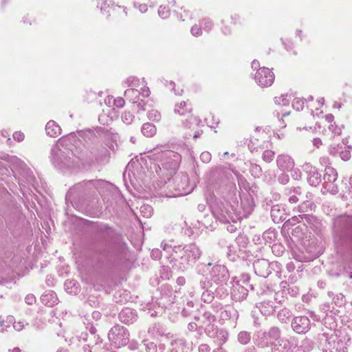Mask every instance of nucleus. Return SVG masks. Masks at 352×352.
<instances>
[{"instance_id": "obj_34", "label": "nucleus", "mask_w": 352, "mask_h": 352, "mask_svg": "<svg viewBox=\"0 0 352 352\" xmlns=\"http://www.w3.org/2000/svg\"><path fill=\"white\" fill-rule=\"evenodd\" d=\"M250 173L254 177H258L261 175V168L257 164H252Z\"/></svg>"}, {"instance_id": "obj_21", "label": "nucleus", "mask_w": 352, "mask_h": 352, "mask_svg": "<svg viewBox=\"0 0 352 352\" xmlns=\"http://www.w3.org/2000/svg\"><path fill=\"white\" fill-rule=\"evenodd\" d=\"M268 265L269 263L265 260H258L254 263V268L255 270V272L261 276H265L269 274L268 272H263L261 270L262 267L266 268L267 270Z\"/></svg>"}, {"instance_id": "obj_50", "label": "nucleus", "mask_w": 352, "mask_h": 352, "mask_svg": "<svg viewBox=\"0 0 352 352\" xmlns=\"http://www.w3.org/2000/svg\"><path fill=\"white\" fill-rule=\"evenodd\" d=\"M13 138L18 142H21L24 139V134L21 131H16L13 134Z\"/></svg>"}, {"instance_id": "obj_57", "label": "nucleus", "mask_w": 352, "mask_h": 352, "mask_svg": "<svg viewBox=\"0 0 352 352\" xmlns=\"http://www.w3.org/2000/svg\"><path fill=\"white\" fill-rule=\"evenodd\" d=\"M272 236L275 237V234L273 231L267 230L263 233V237L265 239L270 238V239H272Z\"/></svg>"}, {"instance_id": "obj_49", "label": "nucleus", "mask_w": 352, "mask_h": 352, "mask_svg": "<svg viewBox=\"0 0 352 352\" xmlns=\"http://www.w3.org/2000/svg\"><path fill=\"white\" fill-rule=\"evenodd\" d=\"M162 255V252H160V250H158V249L153 250L151 252V256L153 259H159V258H160Z\"/></svg>"}, {"instance_id": "obj_61", "label": "nucleus", "mask_w": 352, "mask_h": 352, "mask_svg": "<svg viewBox=\"0 0 352 352\" xmlns=\"http://www.w3.org/2000/svg\"><path fill=\"white\" fill-rule=\"evenodd\" d=\"M292 352H305V351H304L299 344L294 346L292 350Z\"/></svg>"}, {"instance_id": "obj_13", "label": "nucleus", "mask_w": 352, "mask_h": 352, "mask_svg": "<svg viewBox=\"0 0 352 352\" xmlns=\"http://www.w3.org/2000/svg\"><path fill=\"white\" fill-rule=\"evenodd\" d=\"M278 168L283 172L293 170L295 163L293 158L287 154H280L276 157Z\"/></svg>"}, {"instance_id": "obj_26", "label": "nucleus", "mask_w": 352, "mask_h": 352, "mask_svg": "<svg viewBox=\"0 0 352 352\" xmlns=\"http://www.w3.org/2000/svg\"><path fill=\"white\" fill-rule=\"evenodd\" d=\"M65 287L66 291L69 294H76L78 290L76 283L72 280H67L65 283Z\"/></svg>"}, {"instance_id": "obj_52", "label": "nucleus", "mask_w": 352, "mask_h": 352, "mask_svg": "<svg viewBox=\"0 0 352 352\" xmlns=\"http://www.w3.org/2000/svg\"><path fill=\"white\" fill-rule=\"evenodd\" d=\"M25 302L28 305H32L36 302V298L32 294H29L26 296L25 298Z\"/></svg>"}, {"instance_id": "obj_19", "label": "nucleus", "mask_w": 352, "mask_h": 352, "mask_svg": "<svg viewBox=\"0 0 352 352\" xmlns=\"http://www.w3.org/2000/svg\"><path fill=\"white\" fill-rule=\"evenodd\" d=\"M47 134L52 138L58 137L61 133L60 126L54 120L49 121L45 126Z\"/></svg>"}, {"instance_id": "obj_18", "label": "nucleus", "mask_w": 352, "mask_h": 352, "mask_svg": "<svg viewBox=\"0 0 352 352\" xmlns=\"http://www.w3.org/2000/svg\"><path fill=\"white\" fill-rule=\"evenodd\" d=\"M280 332L278 328L272 327L267 332L264 333L263 336L265 340V344L273 345L280 338Z\"/></svg>"}, {"instance_id": "obj_64", "label": "nucleus", "mask_w": 352, "mask_h": 352, "mask_svg": "<svg viewBox=\"0 0 352 352\" xmlns=\"http://www.w3.org/2000/svg\"><path fill=\"white\" fill-rule=\"evenodd\" d=\"M177 283L179 285H183L185 283V279L184 277H179L177 279Z\"/></svg>"}, {"instance_id": "obj_56", "label": "nucleus", "mask_w": 352, "mask_h": 352, "mask_svg": "<svg viewBox=\"0 0 352 352\" xmlns=\"http://www.w3.org/2000/svg\"><path fill=\"white\" fill-rule=\"evenodd\" d=\"M113 100H114V98L113 96H107L105 100H104V102L105 104L109 106V107H111L112 105H113Z\"/></svg>"}, {"instance_id": "obj_9", "label": "nucleus", "mask_w": 352, "mask_h": 352, "mask_svg": "<svg viewBox=\"0 0 352 352\" xmlns=\"http://www.w3.org/2000/svg\"><path fill=\"white\" fill-rule=\"evenodd\" d=\"M338 179V173L336 169L332 167L327 166L325 168V173L323 176L324 183L322 193L329 192L336 195L338 192V186L335 184Z\"/></svg>"}, {"instance_id": "obj_29", "label": "nucleus", "mask_w": 352, "mask_h": 352, "mask_svg": "<svg viewBox=\"0 0 352 352\" xmlns=\"http://www.w3.org/2000/svg\"><path fill=\"white\" fill-rule=\"evenodd\" d=\"M277 317L279 320L285 322L291 317V313L288 309H283L278 311Z\"/></svg>"}, {"instance_id": "obj_60", "label": "nucleus", "mask_w": 352, "mask_h": 352, "mask_svg": "<svg viewBox=\"0 0 352 352\" xmlns=\"http://www.w3.org/2000/svg\"><path fill=\"white\" fill-rule=\"evenodd\" d=\"M325 120L331 124L333 123L334 116L332 114H327L325 116Z\"/></svg>"}, {"instance_id": "obj_59", "label": "nucleus", "mask_w": 352, "mask_h": 352, "mask_svg": "<svg viewBox=\"0 0 352 352\" xmlns=\"http://www.w3.org/2000/svg\"><path fill=\"white\" fill-rule=\"evenodd\" d=\"M298 200H299V198L296 195H293L290 196L289 198V201L292 204H296L298 202Z\"/></svg>"}, {"instance_id": "obj_32", "label": "nucleus", "mask_w": 352, "mask_h": 352, "mask_svg": "<svg viewBox=\"0 0 352 352\" xmlns=\"http://www.w3.org/2000/svg\"><path fill=\"white\" fill-rule=\"evenodd\" d=\"M148 118L151 120L158 122L161 119V114L157 110L152 109L148 112Z\"/></svg>"}, {"instance_id": "obj_45", "label": "nucleus", "mask_w": 352, "mask_h": 352, "mask_svg": "<svg viewBox=\"0 0 352 352\" xmlns=\"http://www.w3.org/2000/svg\"><path fill=\"white\" fill-rule=\"evenodd\" d=\"M232 314H233L234 316L237 315V313L235 310H234L233 309H230L224 310L223 311H222L221 316L223 318H230Z\"/></svg>"}, {"instance_id": "obj_2", "label": "nucleus", "mask_w": 352, "mask_h": 352, "mask_svg": "<svg viewBox=\"0 0 352 352\" xmlns=\"http://www.w3.org/2000/svg\"><path fill=\"white\" fill-rule=\"evenodd\" d=\"M165 256L170 255V263L173 267L184 270L192 265L200 257L201 252L194 243L173 246L167 242L163 241L161 244Z\"/></svg>"}, {"instance_id": "obj_38", "label": "nucleus", "mask_w": 352, "mask_h": 352, "mask_svg": "<svg viewBox=\"0 0 352 352\" xmlns=\"http://www.w3.org/2000/svg\"><path fill=\"white\" fill-rule=\"evenodd\" d=\"M158 14L162 19H166L169 16V10L165 6H160Z\"/></svg>"}, {"instance_id": "obj_1", "label": "nucleus", "mask_w": 352, "mask_h": 352, "mask_svg": "<svg viewBox=\"0 0 352 352\" xmlns=\"http://www.w3.org/2000/svg\"><path fill=\"white\" fill-rule=\"evenodd\" d=\"M254 208L252 199H248L241 201V206L238 208L236 192H234L229 195L224 202L217 203L211 206L214 217L220 222L223 223L230 221L236 222L242 218L248 217Z\"/></svg>"}, {"instance_id": "obj_58", "label": "nucleus", "mask_w": 352, "mask_h": 352, "mask_svg": "<svg viewBox=\"0 0 352 352\" xmlns=\"http://www.w3.org/2000/svg\"><path fill=\"white\" fill-rule=\"evenodd\" d=\"M340 156L343 160L346 161L350 158V153L348 151L342 152Z\"/></svg>"}, {"instance_id": "obj_54", "label": "nucleus", "mask_w": 352, "mask_h": 352, "mask_svg": "<svg viewBox=\"0 0 352 352\" xmlns=\"http://www.w3.org/2000/svg\"><path fill=\"white\" fill-rule=\"evenodd\" d=\"M210 349L206 344H202L199 346V352H210Z\"/></svg>"}, {"instance_id": "obj_6", "label": "nucleus", "mask_w": 352, "mask_h": 352, "mask_svg": "<svg viewBox=\"0 0 352 352\" xmlns=\"http://www.w3.org/2000/svg\"><path fill=\"white\" fill-rule=\"evenodd\" d=\"M153 160L159 162L162 168L168 171V175H171L175 173L179 166L180 162V155L171 151H164L153 153Z\"/></svg>"}, {"instance_id": "obj_43", "label": "nucleus", "mask_w": 352, "mask_h": 352, "mask_svg": "<svg viewBox=\"0 0 352 352\" xmlns=\"http://www.w3.org/2000/svg\"><path fill=\"white\" fill-rule=\"evenodd\" d=\"M289 176L286 174V172H283L278 177V182L282 184H286L289 182Z\"/></svg>"}, {"instance_id": "obj_51", "label": "nucleus", "mask_w": 352, "mask_h": 352, "mask_svg": "<svg viewBox=\"0 0 352 352\" xmlns=\"http://www.w3.org/2000/svg\"><path fill=\"white\" fill-rule=\"evenodd\" d=\"M25 327L23 322L19 321L13 323V328L16 331H21Z\"/></svg>"}, {"instance_id": "obj_15", "label": "nucleus", "mask_w": 352, "mask_h": 352, "mask_svg": "<svg viewBox=\"0 0 352 352\" xmlns=\"http://www.w3.org/2000/svg\"><path fill=\"white\" fill-rule=\"evenodd\" d=\"M201 122V120L198 119L197 118L192 115L188 116V118L186 120V122L184 123V126L185 127L190 129L191 131H195L193 133H189L188 134V136L192 135L194 139H197L201 135L202 131H199V130H197Z\"/></svg>"}, {"instance_id": "obj_47", "label": "nucleus", "mask_w": 352, "mask_h": 352, "mask_svg": "<svg viewBox=\"0 0 352 352\" xmlns=\"http://www.w3.org/2000/svg\"><path fill=\"white\" fill-rule=\"evenodd\" d=\"M272 251L274 252H277V254L278 255H280L283 253L284 252V248H283L282 245H280V244H274L273 246H272Z\"/></svg>"}, {"instance_id": "obj_55", "label": "nucleus", "mask_w": 352, "mask_h": 352, "mask_svg": "<svg viewBox=\"0 0 352 352\" xmlns=\"http://www.w3.org/2000/svg\"><path fill=\"white\" fill-rule=\"evenodd\" d=\"M135 6L137 7L139 11L142 13H145L148 10L147 5L145 3L139 4L138 6H137V4H135Z\"/></svg>"}, {"instance_id": "obj_39", "label": "nucleus", "mask_w": 352, "mask_h": 352, "mask_svg": "<svg viewBox=\"0 0 352 352\" xmlns=\"http://www.w3.org/2000/svg\"><path fill=\"white\" fill-rule=\"evenodd\" d=\"M140 210L146 217H150L153 213L152 208L150 206H143L140 208Z\"/></svg>"}, {"instance_id": "obj_41", "label": "nucleus", "mask_w": 352, "mask_h": 352, "mask_svg": "<svg viewBox=\"0 0 352 352\" xmlns=\"http://www.w3.org/2000/svg\"><path fill=\"white\" fill-rule=\"evenodd\" d=\"M328 128L329 131H331L336 135H339L341 134V128L337 126L335 123L329 124Z\"/></svg>"}, {"instance_id": "obj_40", "label": "nucleus", "mask_w": 352, "mask_h": 352, "mask_svg": "<svg viewBox=\"0 0 352 352\" xmlns=\"http://www.w3.org/2000/svg\"><path fill=\"white\" fill-rule=\"evenodd\" d=\"M217 337L224 342L228 338V333L226 330L220 329L217 331Z\"/></svg>"}, {"instance_id": "obj_53", "label": "nucleus", "mask_w": 352, "mask_h": 352, "mask_svg": "<svg viewBox=\"0 0 352 352\" xmlns=\"http://www.w3.org/2000/svg\"><path fill=\"white\" fill-rule=\"evenodd\" d=\"M213 296L208 292H204L202 294V299L204 302H210Z\"/></svg>"}, {"instance_id": "obj_8", "label": "nucleus", "mask_w": 352, "mask_h": 352, "mask_svg": "<svg viewBox=\"0 0 352 352\" xmlns=\"http://www.w3.org/2000/svg\"><path fill=\"white\" fill-rule=\"evenodd\" d=\"M127 330L122 326H113L108 333L109 340L116 347H120L127 344L129 339Z\"/></svg>"}, {"instance_id": "obj_24", "label": "nucleus", "mask_w": 352, "mask_h": 352, "mask_svg": "<svg viewBox=\"0 0 352 352\" xmlns=\"http://www.w3.org/2000/svg\"><path fill=\"white\" fill-rule=\"evenodd\" d=\"M142 133L144 136L152 137L156 133V128L151 123H145L142 126Z\"/></svg>"}, {"instance_id": "obj_62", "label": "nucleus", "mask_w": 352, "mask_h": 352, "mask_svg": "<svg viewBox=\"0 0 352 352\" xmlns=\"http://www.w3.org/2000/svg\"><path fill=\"white\" fill-rule=\"evenodd\" d=\"M313 144L314 146L319 147L322 144V141L320 138H314L313 140Z\"/></svg>"}, {"instance_id": "obj_35", "label": "nucleus", "mask_w": 352, "mask_h": 352, "mask_svg": "<svg viewBox=\"0 0 352 352\" xmlns=\"http://www.w3.org/2000/svg\"><path fill=\"white\" fill-rule=\"evenodd\" d=\"M304 100L300 98H295L292 102L293 108L297 111L302 110L304 107Z\"/></svg>"}, {"instance_id": "obj_14", "label": "nucleus", "mask_w": 352, "mask_h": 352, "mask_svg": "<svg viewBox=\"0 0 352 352\" xmlns=\"http://www.w3.org/2000/svg\"><path fill=\"white\" fill-rule=\"evenodd\" d=\"M303 170L307 173V181L311 186H317L321 182V176L317 168L310 163H305L302 166Z\"/></svg>"}, {"instance_id": "obj_17", "label": "nucleus", "mask_w": 352, "mask_h": 352, "mask_svg": "<svg viewBox=\"0 0 352 352\" xmlns=\"http://www.w3.org/2000/svg\"><path fill=\"white\" fill-rule=\"evenodd\" d=\"M294 344V340L280 339L274 343L272 346V352H291L292 345Z\"/></svg>"}, {"instance_id": "obj_5", "label": "nucleus", "mask_w": 352, "mask_h": 352, "mask_svg": "<svg viewBox=\"0 0 352 352\" xmlns=\"http://www.w3.org/2000/svg\"><path fill=\"white\" fill-rule=\"evenodd\" d=\"M67 140L65 138L59 139L51 149V162L56 166H69L70 155L72 152L65 147Z\"/></svg>"}, {"instance_id": "obj_28", "label": "nucleus", "mask_w": 352, "mask_h": 352, "mask_svg": "<svg viewBox=\"0 0 352 352\" xmlns=\"http://www.w3.org/2000/svg\"><path fill=\"white\" fill-rule=\"evenodd\" d=\"M250 334L247 331H241L238 335V340L242 344H247L250 341Z\"/></svg>"}, {"instance_id": "obj_23", "label": "nucleus", "mask_w": 352, "mask_h": 352, "mask_svg": "<svg viewBox=\"0 0 352 352\" xmlns=\"http://www.w3.org/2000/svg\"><path fill=\"white\" fill-rule=\"evenodd\" d=\"M192 110V107L190 103L188 102L183 101L179 104H176L175 108V112L180 115H184L187 112H190Z\"/></svg>"}, {"instance_id": "obj_31", "label": "nucleus", "mask_w": 352, "mask_h": 352, "mask_svg": "<svg viewBox=\"0 0 352 352\" xmlns=\"http://www.w3.org/2000/svg\"><path fill=\"white\" fill-rule=\"evenodd\" d=\"M148 333L151 334L154 337H156L158 335L163 334L164 332L160 325L155 324L154 326L148 329Z\"/></svg>"}, {"instance_id": "obj_33", "label": "nucleus", "mask_w": 352, "mask_h": 352, "mask_svg": "<svg viewBox=\"0 0 352 352\" xmlns=\"http://www.w3.org/2000/svg\"><path fill=\"white\" fill-rule=\"evenodd\" d=\"M274 152L271 150H266L263 153L262 158L267 163L271 162L274 157Z\"/></svg>"}, {"instance_id": "obj_36", "label": "nucleus", "mask_w": 352, "mask_h": 352, "mask_svg": "<svg viewBox=\"0 0 352 352\" xmlns=\"http://www.w3.org/2000/svg\"><path fill=\"white\" fill-rule=\"evenodd\" d=\"M134 116L129 111H124L122 116L123 122L126 124H130L133 120Z\"/></svg>"}, {"instance_id": "obj_27", "label": "nucleus", "mask_w": 352, "mask_h": 352, "mask_svg": "<svg viewBox=\"0 0 352 352\" xmlns=\"http://www.w3.org/2000/svg\"><path fill=\"white\" fill-rule=\"evenodd\" d=\"M289 98L287 94L281 95L279 97H275L274 101L278 105L287 106L289 104Z\"/></svg>"}, {"instance_id": "obj_37", "label": "nucleus", "mask_w": 352, "mask_h": 352, "mask_svg": "<svg viewBox=\"0 0 352 352\" xmlns=\"http://www.w3.org/2000/svg\"><path fill=\"white\" fill-rule=\"evenodd\" d=\"M300 219H303V215H299L298 217L294 216L292 219H288L285 223V226H287L288 227L289 226H294L296 223L300 221Z\"/></svg>"}, {"instance_id": "obj_11", "label": "nucleus", "mask_w": 352, "mask_h": 352, "mask_svg": "<svg viewBox=\"0 0 352 352\" xmlns=\"http://www.w3.org/2000/svg\"><path fill=\"white\" fill-rule=\"evenodd\" d=\"M229 272L224 265H215L210 272L211 280L219 285L226 284L229 279Z\"/></svg>"}, {"instance_id": "obj_20", "label": "nucleus", "mask_w": 352, "mask_h": 352, "mask_svg": "<svg viewBox=\"0 0 352 352\" xmlns=\"http://www.w3.org/2000/svg\"><path fill=\"white\" fill-rule=\"evenodd\" d=\"M119 318L122 322L129 324L133 322L135 316L130 308H125L119 314Z\"/></svg>"}, {"instance_id": "obj_16", "label": "nucleus", "mask_w": 352, "mask_h": 352, "mask_svg": "<svg viewBox=\"0 0 352 352\" xmlns=\"http://www.w3.org/2000/svg\"><path fill=\"white\" fill-rule=\"evenodd\" d=\"M248 296V289L245 286L241 285L239 281H236L232 286L231 296L235 301L244 300Z\"/></svg>"}, {"instance_id": "obj_4", "label": "nucleus", "mask_w": 352, "mask_h": 352, "mask_svg": "<svg viewBox=\"0 0 352 352\" xmlns=\"http://www.w3.org/2000/svg\"><path fill=\"white\" fill-rule=\"evenodd\" d=\"M125 82L129 87H131V88L124 91V96L130 101L135 103L138 102V99L140 96L143 97L149 96L151 91L144 78L139 79L134 76H130L126 80Z\"/></svg>"}, {"instance_id": "obj_48", "label": "nucleus", "mask_w": 352, "mask_h": 352, "mask_svg": "<svg viewBox=\"0 0 352 352\" xmlns=\"http://www.w3.org/2000/svg\"><path fill=\"white\" fill-rule=\"evenodd\" d=\"M200 158L204 162L207 163L210 161L211 155L207 151L203 152L200 155Z\"/></svg>"}, {"instance_id": "obj_22", "label": "nucleus", "mask_w": 352, "mask_h": 352, "mask_svg": "<svg viewBox=\"0 0 352 352\" xmlns=\"http://www.w3.org/2000/svg\"><path fill=\"white\" fill-rule=\"evenodd\" d=\"M41 301L45 305L52 307L56 303L57 298L52 292H49L41 296Z\"/></svg>"}, {"instance_id": "obj_25", "label": "nucleus", "mask_w": 352, "mask_h": 352, "mask_svg": "<svg viewBox=\"0 0 352 352\" xmlns=\"http://www.w3.org/2000/svg\"><path fill=\"white\" fill-rule=\"evenodd\" d=\"M300 346L305 352H309L314 348V342L311 340L306 338L300 342Z\"/></svg>"}, {"instance_id": "obj_12", "label": "nucleus", "mask_w": 352, "mask_h": 352, "mask_svg": "<svg viewBox=\"0 0 352 352\" xmlns=\"http://www.w3.org/2000/svg\"><path fill=\"white\" fill-rule=\"evenodd\" d=\"M292 327L297 333H305L311 329V322L305 316H296L292 322Z\"/></svg>"}, {"instance_id": "obj_7", "label": "nucleus", "mask_w": 352, "mask_h": 352, "mask_svg": "<svg viewBox=\"0 0 352 352\" xmlns=\"http://www.w3.org/2000/svg\"><path fill=\"white\" fill-rule=\"evenodd\" d=\"M168 186H171L172 184L175 185V190L177 192L173 195V197L187 195L191 191L188 177L184 173L175 175L172 179H168Z\"/></svg>"}, {"instance_id": "obj_10", "label": "nucleus", "mask_w": 352, "mask_h": 352, "mask_svg": "<svg viewBox=\"0 0 352 352\" xmlns=\"http://www.w3.org/2000/svg\"><path fill=\"white\" fill-rule=\"evenodd\" d=\"M254 79L259 86L267 87L271 86L274 82V75L268 67H259L255 74Z\"/></svg>"}, {"instance_id": "obj_46", "label": "nucleus", "mask_w": 352, "mask_h": 352, "mask_svg": "<svg viewBox=\"0 0 352 352\" xmlns=\"http://www.w3.org/2000/svg\"><path fill=\"white\" fill-rule=\"evenodd\" d=\"M202 32H201V28L195 25L194 26L192 27L191 28V34L193 35V36H199L201 34Z\"/></svg>"}, {"instance_id": "obj_42", "label": "nucleus", "mask_w": 352, "mask_h": 352, "mask_svg": "<svg viewBox=\"0 0 352 352\" xmlns=\"http://www.w3.org/2000/svg\"><path fill=\"white\" fill-rule=\"evenodd\" d=\"M201 26L205 31L209 32L212 29V23L209 19H204L201 21Z\"/></svg>"}, {"instance_id": "obj_44", "label": "nucleus", "mask_w": 352, "mask_h": 352, "mask_svg": "<svg viewBox=\"0 0 352 352\" xmlns=\"http://www.w3.org/2000/svg\"><path fill=\"white\" fill-rule=\"evenodd\" d=\"M124 104H125L124 100L122 98L119 97L117 98H114L113 104V106H116L118 108H122L124 107Z\"/></svg>"}, {"instance_id": "obj_30", "label": "nucleus", "mask_w": 352, "mask_h": 352, "mask_svg": "<svg viewBox=\"0 0 352 352\" xmlns=\"http://www.w3.org/2000/svg\"><path fill=\"white\" fill-rule=\"evenodd\" d=\"M267 307H265V309H263L264 307V302L260 303L258 308L261 311V312L264 315H270L271 313L274 311V305L271 303V302H267Z\"/></svg>"}, {"instance_id": "obj_63", "label": "nucleus", "mask_w": 352, "mask_h": 352, "mask_svg": "<svg viewBox=\"0 0 352 352\" xmlns=\"http://www.w3.org/2000/svg\"><path fill=\"white\" fill-rule=\"evenodd\" d=\"M259 65H260V64H259V62L258 60H253L252 62V67L254 69H257L258 70V67H259Z\"/></svg>"}, {"instance_id": "obj_3", "label": "nucleus", "mask_w": 352, "mask_h": 352, "mask_svg": "<svg viewBox=\"0 0 352 352\" xmlns=\"http://www.w3.org/2000/svg\"><path fill=\"white\" fill-rule=\"evenodd\" d=\"M318 340L323 352H347L350 337L343 331L324 332Z\"/></svg>"}]
</instances>
